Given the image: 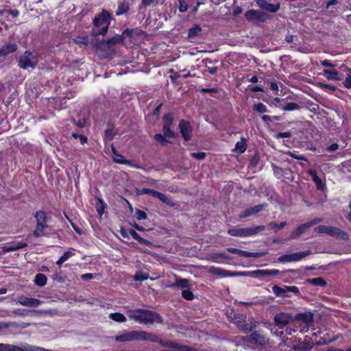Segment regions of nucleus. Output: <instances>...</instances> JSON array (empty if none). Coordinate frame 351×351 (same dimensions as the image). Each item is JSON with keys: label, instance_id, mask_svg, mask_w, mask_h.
<instances>
[{"label": "nucleus", "instance_id": "1", "mask_svg": "<svg viewBox=\"0 0 351 351\" xmlns=\"http://www.w3.org/2000/svg\"><path fill=\"white\" fill-rule=\"evenodd\" d=\"M128 317L139 324H149L154 322L162 323V317L156 312L145 309H135L128 311Z\"/></svg>", "mask_w": 351, "mask_h": 351}, {"label": "nucleus", "instance_id": "2", "mask_svg": "<svg viewBox=\"0 0 351 351\" xmlns=\"http://www.w3.org/2000/svg\"><path fill=\"white\" fill-rule=\"evenodd\" d=\"M313 322V315L311 313H298L295 317L294 328L287 330V334L291 335L293 332L300 330L301 332H307Z\"/></svg>", "mask_w": 351, "mask_h": 351}, {"label": "nucleus", "instance_id": "3", "mask_svg": "<svg viewBox=\"0 0 351 351\" xmlns=\"http://www.w3.org/2000/svg\"><path fill=\"white\" fill-rule=\"evenodd\" d=\"M93 23L95 27L99 28L97 32H94L95 35L106 34L110 25V14L103 10L95 18Z\"/></svg>", "mask_w": 351, "mask_h": 351}, {"label": "nucleus", "instance_id": "4", "mask_svg": "<svg viewBox=\"0 0 351 351\" xmlns=\"http://www.w3.org/2000/svg\"><path fill=\"white\" fill-rule=\"evenodd\" d=\"M34 217L36 219V226L33 234L38 238L43 236L45 230L48 228L47 224L48 218L47 213L42 210L36 211Z\"/></svg>", "mask_w": 351, "mask_h": 351}, {"label": "nucleus", "instance_id": "5", "mask_svg": "<svg viewBox=\"0 0 351 351\" xmlns=\"http://www.w3.org/2000/svg\"><path fill=\"white\" fill-rule=\"evenodd\" d=\"M265 229V226H258L245 228H232L228 230V233L233 237H245L257 234Z\"/></svg>", "mask_w": 351, "mask_h": 351}, {"label": "nucleus", "instance_id": "6", "mask_svg": "<svg viewBox=\"0 0 351 351\" xmlns=\"http://www.w3.org/2000/svg\"><path fill=\"white\" fill-rule=\"evenodd\" d=\"M245 19L253 23H264L270 19L268 14L258 10H250L245 14Z\"/></svg>", "mask_w": 351, "mask_h": 351}, {"label": "nucleus", "instance_id": "7", "mask_svg": "<svg viewBox=\"0 0 351 351\" xmlns=\"http://www.w3.org/2000/svg\"><path fill=\"white\" fill-rule=\"evenodd\" d=\"M0 351H52L47 350L44 348L38 346H33L25 345L23 346H16L10 344L1 343H0Z\"/></svg>", "mask_w": 351, "mask_h": 351}, {"label": "nucleus", "instance_id": "8", "mask_svg": "<svg viewBox=\"0 0 351 351\" xmlns=\"http://www.w3.org/2000/svg\"><path fill=\"white\" fill-rule=\"evenodd\" d=\"M315 231L320 234H326L332 237L347 238V234L336 227L329 226H319L315 228Z\"/></svg>", "mask_w": 351, "mask_h": 351}, {"label": "nucleus", "instance_id": "9", "mask_svg": "<svg viewBox=\"0 0 351 351\" xmlns=\"http://www.w3.org/2000/svg\"><path fill=\"white\" fill-rule=\"evenodd\" d=\"M272 291L277 297L282 298L290 297V292L295 294L300 293L299 289L296 286H284V287H280L278 285H274L272 287Z\"/></svg>", "mask_w": 351, "mask_h": 351}, {"label": "nucleus", "instance_id": "10", "mask_svg": "<svg viewBox=\"0 0 351 351\" xmlns=\"http://www.w3.org/2000/svg\"><path fill=\"white\" fill-rule=\"evenodd\" d=\"M322 221V218H315L311 220V221L299 226L297 228L292 231V232L290 234V239H293L298 238L300 234L304 232L306 229Z\"/></svg>", "mask_w": 351, "mask_h": 351}, {"label": "nucleus", "instance_id": "11", "mask_svg": "<svg viewBox=\"0 0 351 351\" xmlns=\"http://www.w3.org/2000/svg\"><path fill=\"white\" fill-rule=\"evenodd\" d=\"M36 58L29 51H25L19 60V66L26 69L29 67L34 68L36 65Z\"/></svg>", "mask_w": 351, "mask_h": 351}, {"label": "nucleus", "instance_id": "12", "mask_svg": "<svg viewBox=\"0 0 351 351\" xmlns=\"http://www.w3.org/2000/svg\"><path fill=\"white\" fill-rule=\"evenodd\" d=\"M139 330L125 331L122 334L114 337L117 342H126L132 341H138Z\"/></svg>", "mask_w": 351, "mask_h": 351}, {"label": "nucleus", "instance_id": "13", "mask_svg": "<svg viewBox=\"0 0 351 351\" xmlns=\"http://www.w3.org/2000/svg\"><path fill=\"white\" fill-rule=\"evenodd\" d=\"M292 321V316L287 313L281 312L277 313L274 317V323L280 329L284 328Z\"/></svg>", "mask_w": 351, "mask_h": 351}, {"label": "nucleus", "instance_id": "14", "mask_svg": "<svg viewBox=\"0 0 351 351\" xmlns=\"http://www.w3.org/2000/svg\"><path fill=\"white\" fill-rule=\"evenodd\" d=\"M256 3L261 9L271 13H276L280 8V3L279 2L273 4L267 2V0H256Z\"/></svg>", "mask_w": 351, "mask_h": 351}, {"label": "nucleus", "instance_id": "15", "mask_svg": "<svg viewBox=\"0 0 351 351\" xmlns=\"http://www.w3.org/2000/svg\"><path fill=\"white\" fill-rule=\"evenodd\" d=\"M240 319L241 318L239 317L234 315V319L232 318L231 321L236 322L239 330L245 333L251 331L254 328L256 327V324L252 320H251L250 322H243Z\"/></svg>", "mask_w": 351, "mask_h": 351}, {"label": "nucleus", "instance_id": "16", "mask_svg": "<svg viewBox=\"0 0 351 351\" xmlns=\"http://www.w3.org/2000/svg\"><path fill=\"white\" fill-rule=\"evenodd\" d=\"M245 341L258 346H265L268 339L257 332H253L250 336L243 338Z\"/></svg>", "mask_w": 351, "mask_h": 351}, {"label": "nucleus", "instance_id": "17", "mask_svg": "<svg viewBox=\"0 0 351 351\" xmlns=\"http://www.w3.org/2000/svg\"><path fill=\"white\" fill-rule=\"evenodd\" d=\"M17 301L21 305L28 307H36L42 303V302L38 299L28 298L23 295L19 296Z\"/></svg>", "mask_w": 351, "mask_h": 351}, {"label": "nucleus", "instance_id": "18", "mask_svg": "<svg viewBox=\"0 0 351 351\" xmlns=\"http://www.w3.org/2000/svg\"><path fill=\"white\" fill-rule=\"evenodd\" d=\"M164 125H163V133L166 137H173L174 132L171 130V126L173 123V117L171 114H165L163 117Z\"/></svg>", "mask_w": 351, "mask_h": 351}, {"label": "nucleus", "instance_id": "19", "mask_svg": "<svg viewBox=\"0 0 351 351\" xmlns=\"http://www.w3.org/2000/svg\"><path fill=\"white\" fill-rule=\"evenodd\" d=\"M179 127L182 136L186 141H189L191 138L192 128L190 123L184 120H182L180 122Z\"/></svg>", "mask_w": 351, "mask_h": 351}, {"label": "nucleus", "instance_id": "20", "mask_svg": "<svg viewBox=\"0 0 351 351\" xmlns=\"http://www.w3.org/2000/svg\"><path fill=\"white\" fill-rule=\"evenodd\" d=\"M279 274L280 271L278 269H257L249 272L250 276L257 278L261 276H276Z\"/></svg>", "mask_w": 351, "mask_h": 351}, {"label": "nucleus", "instance_id": "21", "mask_svg": "<svg viewBox=\"0 0 351 351\" xmlns=\"http://www.w3.org/2000/svg\"><path fill=\"white\" fill-rule=\"evenodd\" d=\"M228 251L232 254L238 255L239 256H243L247 258H258L261 256V254L258 252H250L247 251H244L242 250H239L237 248L230 247L228 249Z\"/></svg>", "mask_w": 351, "mask_h": 351}, {"label": "nucleus", "instance_id": "22", "mask_svg": "<svg viewBox=\"0 0 351 351\" xmlns=\"http://www.w3.org/2000/svg\"><path fill=\"white\" fill-rule=\"evenodd\" d=\"M27 246L26 243L23 242H18V241H12L8 244L6 246H3L2 247V252L3 253L16 251L22 248H24Z\"/></svg>", "mask_w": 351, "mask_h": 351}, {"label": "nucleus", "instance_id": "23", "mask_svg": "<svg viewBox=\"0 0 351 351\" xmlns=\"http://www.w3.org/2000/svg\"><path fill=\"white\" fill-rule=\"evenodd\" d=\"M308 173L311 176V179L319 190H324L326 188L325 182L317 176L315 169H309Z\"/></svg>", "mask_w": 351, "mask_h": 351}, {"label": "nucleus", "instance_id": "24", "mask_svg": "<svg viewBox=\"0 0 351 351\" xmlns=\"http://www.w3.org/2000/svg\"><path fill=\"white\" fill-rule=\"evenodd\" d=\"M265 206L266 204H258L254 207L247 208L240 214V217L245 218L252 215L256 214L263 210L265 208Z\"/></svg>", "mask_w": 351, "mask_h": 351}, {"label": "nucleus", "instance_id": "25", "mask_svg": "<svg viewBox=\"0 0 351 351\" xmlns=\"http://www.w3.org/2000/svg\"><path fill=\"white\" fill-rule=\"evenodd\" d=\"M138 341H149L152 342H158V337L156 334L149 333L145 331L139 330Z\"/></svg>", "mask_w": 351, "mask_h": 351}, {"label": "nucleus", "instance_id": "26", "mask_svg": "<svg viewBox=\"0 0 351 351\" xmlns=\"http://www.w3.org/2000/svg\"><path fill=\"white\" fill-rule=\"evenodd\" d=\"M17 49V46L16 44H8L3 45L0 48V57L5 56L10 53L14 52Z\"/></svg>", "mask_w": 351, "mask_h": 351}, {"label": "nucleus", "instance_id": "27", "mask_svg": "<svg viewBox=\"0 0 351 351\" xmlns=\"http://www.w3.org/2000/svg\"><path fill=\"white\" fill-rule=\"evenodd\" d=\"M323 73L324 75L329 80L339 81L341 80L339 72L335 69H324L323 71Z\"/></svg>", "mask_w": 351, "mask_h": 351}, {"label": "nucleus", "instance_id": "28", "mask_svg": "<svg viewBox=\"0 0 351 351\" xmlns=\"http://www.w3.org/2000/svg\"><path fill=\"white\" fill-rule=\"evenodd\" d=\"M310 254H311V251L309 250L303 252L290 254L291 262L299 261Z\"/></svg>", "mask_w": 351, "mask_h": 351}, {"label": "nucleus", "instance_id": "29", "mask_svg": "<svg viewBox=\"0 0 351 351\" xmlns=\"http://www.w3.org/2000/svg\"><path fill=\"white\" fill-rule=\"evenodd\" d=\"M112 152L113 154V160L119 164H128L129 162L123 158V156L119 154L113 145L111 146Z\"/></svg>", "mask_w": 351, "mask_h": 351}, {"label": "nucleus", "instance_id": "30", "mask_svg": "<svg viewBox=\"0 0 351 351\" xmlns=\"http://www.w3.org/2000/svg\"><path fill=\"white\" fill-rule=\"evenodd\" d=\"M202 32V27L198 25H195L189 30L188 36L190 38H194L199 36Z\"/></svg>", "mask_w": 351, "mask_h": 351}, {"label": "nucleus", "instance_id": "31", "mask_svg": "<svg viewBox=\"0 0 351 351\" xmlns=\"http://www.w3.org/2000/svg\"><path fill=\"white\" fill-rule=\"evenodd\" d=\"M47 280V278L45 275L43 274H38L35 276L34 283L39 287H43L46 285Z\"/></svg>", "mask_w": 351, "mask_h": 351}, {"label": "nucleus", "instance_id": "32", "mask_svg": "<svg viewBox=\"0 0 351 351\" xmlns=\"http://www.w3.org/2000/svg\"><path fill=\"white\" fill-rule=\"evenodd\" d=\"M129 233L133 239L138 241L139 243L147 245L151 244V243L149 241L141 237L135 230H130L129 231Z\"/></svg>", "mask_w": 351, "mask_h": 351}, {"label": "nucleus", "instance_id": "33", "mask_svg": "<svg viewBox=\"0 0 351 351\" xmlns=\"http://www.w3.org/2000/svg\"><path fill=\"white\" fill-rule=\"evenodd\" d=\"M308 282L314 286L318 287H324L326 285L325 280L321 277L308 279Z\"/></svg>", "mask_w": 351, "mask_h": 351}, {"label": "nucleus", "instance_id": "34", "mask_svg": "<svg viewBox=\"0 0 351 351\" xmlns=\"http://www.w3.org/2000/svg\"><path fill=\"white\" fill-rule=\"evenodd\" d=\"M109 317L117 322H125L127 320L126 317L120 313H110Z\"/></svg>", "mask_w": 351, "mask_h": 351}, {"label": "nucleus", "instance_id": "35", "mask_svg": "<svg viewBox=\"0 0 351 351\" xmlns=\"http://www.w3.org/2000/svg\"><path fill=\"white\" fill-rule=\"evenodd\" d=\"M129 10V5L127 3L121 2L118 5V8L116 12V14L117 16L126 13Z\"/></svg>", "mask_w": 351, "mask_h": 351}, {"label": "nucleus", "instance_id": "36", "mask_svg": "<svg viewBox=\"0 0 351 351\" xmlns=\"http://www.w3.org/2000/svg\"><path fill=\"white\" fill-rule=\"evenodd\" d=\"M156 198H158L162 202H163L167 205H169V206L175 205V204L173 203V202L171 200V199L170 197H169L167 195H166L165 194L162 193L160 192H159L158 195Z\"/></svg>", "mask_w": 351, "mask_h": 351}, {"label": "nucleus", "instance_id": "37", "mask_svg": "<svg viewBox=\"0 0 351 351\" xmlns=\"http://www.w3.org/2000/svg\"><path fill=\"white\" fill-rule=\"evenodd\" d=\"M176 285L179 288H189V281L186 279L178 278L176 281Z\"/></svg>", "mask_w": 351, "mask_h": 351}, {"label": "nucleus", "instance_id": "38", "mask_svg": "<svg viewBox=\"0 0 351 351\" xmlns=\"http://www.w3.org/2000/svg\"><path fill=\"white\" fill-rule=\"evenodd\" d=\"M300 108V106L296 104L293 102H289L287 103L282 108L284 110H299Z\"/></svg>", "mask_w": 351, "mask_h": 351}, {"label": "nucleus", "instance_id": "39", "mask_svg": "<svg viewBox=\"0 0 351 351\" xmlns=\"http://www.w3.org/2000/svg\"><path fill=\"white\" fill-rule=\"evenodd\" d=\"M253 109L259 113H264L267 112V106L262 103L255 104L253 106Z\"/></svg>", "mask_w": 351, "mask_h": 351}, {"label": "nucleus", "instance_id": "40", "mask_svg": "<svg viewBox=\"0 0 351 351\" xmlns=\"http://www.w3.org/2000/svg\"><path fill=\"white\" fill-rule=\"evenodd\" d=\"M73 40L76 44H78V45H82V46H87L89 43L88 36L77 37V38H75Z\"/></svg>", "mask_w": 351, "mask_h": 351}, {"label": "nucleus", "instance_id": "41", "mask_svg": "<svg viewBox=\"0 0 351 351\" xmlns=\"http://www.w3.org/2000/svg\"><path fill=\"white\" fill-rule=\"evenodd\" d=\"M123 40V38L121 35H117L112 38H110L107 40L108 45H114L117 43H122Z\"/></svg>", "mask_w": 351, "mask_h": 351}, {"label": "nucleus", "instance_id": "42", "mask_svg": "<svg viewBox=\"0 0 351 351\" xmlns=\"http://www.w3.org/2000/svg\"><path fill=\"white\" fill-rule=\"evenodd\" d=\"M116 132L113 128L108 129L105 131L104 138L105 140L110 141L115 136Z\"/></svg>", "mask_w": 351, "mask_h": 351}, {"label": "nucleus", "instance_id": "43", "mask_svg": "<svg viewBox=\"0 0 351 351\" xmlns=\"http://www.w3.org/2000/svg\"><path fill=\"white\" fill-rule=\"evenodd\" d=\"M210 272L222 277L227 276V271L221 268L211 267Z\"/></svg>", "mask_w": 351, "mask_h": 351}, {"label": "nucleus", "instance_id": "44", "mask_svg": "<svg viewBox=\"0 0 351 351\" xmlns=\"http://www.w3.org/2000/svg\"><path fill=\"white\" fill-rule=\"evenodd\" d=\"M247 146L245 141H239L236 143L235 149L240 153H243L246 150Z\"/></svg>", "mask_w": 351, "mask_h": 351}, {"label": "nucleus", "instance_id": "45", "mask_svg": "<svg viewBox=\"0 0 351 351\" xmlns=\"http://www.w3.org/2000/svg\"><path fill=\"white\" fill-rule=\"evenodd\" d=\"M143 193L147 194L149 195H152V197H157L159 193V191H157L154 189H148V188H144L142 190Z\"/></svg>", "mask_w": 351, "mask_h": 351}, {"label": "nucleus", "instance_id": "46", "mask_svg": "<svg viewBox=\"0 0 351 351\" xmlns=\"http://www.w3.org/2000/svg\"><path fill=\"white\" fill-rule=\"evenodd\" d=\"M182 296L186 300H192L194 298L193 292L189 290H183Z\"/></svg>", "mask_w": 351, "mask_h": 351}, {"label": "nucleus", "instance_id": "47", "mask_svg": "<svg viewBox=\"0 0 351 351\" xmlns=\"http://www.w3.org/2000/svg\"><path fill=\"white\" fill-rule=\"evenodd\" d=\"M74 249H70V250L64 253V254L61 256L62 259L65 262L69 260L71 257L75 255Z\"/></svg>", "mask_w": 351, "mask_h": 351}, {"label": "nucleus", "instance_id": "48", "mask_svg": "<svg viewBox=\"0 0 351 351\" xmlns=\"http://www.w3.org/2000/svg\"><path fill=\"white\" fill-rule=\"evenodd\" d=\"M154 139L162 145H165L168 143L165 136L161 134H156L154 136Z\"/></svg>", "mask_w": 351, "mask_h": 351}, {"label": "nucleus", "instance_id": "49", "mask_svg": "<svg viewBox=\"0 0 351 351\" xmlns=\"http://www.w3.org/2000/svg\"><path fill=\"white\" fill-rule=\"evenodd\" d=\"M286 225L287 223L285 221L281 222L280 224H278L276 222H271L269 224V227L271 228V229L277 228L280 230L284 228L286 226Z\"/></svg>", "mask_w": 351, "mask_h": 351}, {"label": "nucleus", "instance_id": "50", "mask_svg": "<svg viewBox=\"0 0 351 351\" xmlns=\"http://www.w3.org/2000/svg\"><path fill=\"white\" fill-rule=\"evenodd\" d=\"M188 3L185 0H179V10L181 12H184L188 9Z\"/></svg>", "mask_w": 351, "mask_h": 351}, {"label": "nucleus", "instance_id": "51", "mask_svg": "<svg viewBox=\"0 0 351 351\" xmlns=\"http://www.w3.org/2000/svg\"><path fill=\"white\" fill-rule=\"evenodd\" d=\"M288 154L293 158H295L297 160H304V161L307 160V159L304 156L298 154L296 152H289Z\"/></svg>", "mask_w": 351, "mask_h": 351}, {"label": "nucleus", "instance_id": "52", "mask_svg": "<svg viewBox=\"0 0 351 351\" xmlns=\"http://www.w3.org/2000/svg\"><path fill=\"white\" fill-rule=\"evenodd\" d=\"M162 351H195L187 346H178L173 348V350H165Z\"/></svg>", "mask_w": 351, "mask_h": 351}, {"label": "nucleus", "instance_id": "53", "mask_svg": "<svg viewBox=\"0 0 351 351\" xmlns=\"http://www.w3.org/2000/svg\"><path fill=\"white\" fill-rule=\"evenodd\" d=\"M193 158H195L199 160H204L206 158V154L204 152H194L191 154Z\"/></svg>", "mask_w": 351, "mask_h": 351}, {"label": "nucleus", "instance_id": "54", "mask_svg": "<svg viewBox=\"0 0 351 351\" xmlns=\"http://www.w3.org/2000/svg\"><path fill=\"white\" fill-rule=\"evenodd\" d=\"M136 217L138 220H142L147 218V215L144 211L137 210L136 212Z\"/></svg>", "mask_w": 351, "mask_h": 351}, {"label": "nucleus", "instance_id": "55", "mask_svg": "<svg viewBox=\"0 0 351 351\" xmlns=\"http://www.w3.org/2000/svg\"><path fill=\"white\" fill-rule=\"evenodd\" d=\"M278 261L280 263H288L291 262V257L290 254H284L282 256H280Z\"/></svg>", "mask_w": 351, "mask_h": 351}, {"label": "nucleus", "instance_id": "56", "mask_svg": "<svg viewBox=\"0 0 351 351\" xmlns=\"http://www.w3.org/2000/svg\"><path fill=\"white\" fill-rule=\"evenodd\" d=\"M291 133L290 132H280L276 135V138H289V137H291Z\"/></svg>", "mask_w": 351, "mask_h": 351}, {"label": "nucleus", "instance_id": "57", "mask_svg": "<svg viewBox=\"0 0 351 351\" xmlns=\"http://www.w3.org/2000/svg\"><path fill=\"white\" fill-rule=\"evenodd\" d=\"M343 84L345 87L348 88H351V75H348Z\"/></svg>", "mask_w": 351, "mask_h": 351}, {"label": "nucleus", "instance_id": "58", "mask_svg": "<svg viewBox=\"0 0 351 351\" xmlns=\"http://www.w3.org/2000/svg\"><path fill=\"white\" fill-rule=\"evenodd\" d=\"M338 148H339V145L337 143H332V145H330V146H328L326 148V150L328 152H335V151L337 150Z\"/></svg>", "mask_w": 351, "mask_h": 351}, {"label": "nucleus", "instance_id": "59", "mask_svg": "<svg viewBox=\"0 0 351 351\" xmlns=\"http://www.w3.org/2000/svg\"><path fill=\"white\" fill-rule=\"evenodd\" d=\"M321 64L323 66L334 67L335 65L328 60L321 61Z\"/></svg>", "mask_w": 351, "mask_h": 351}, {"label": "nucleus", "instance_id": "60", "mask_svg": "<svg viewBox=\"0 0 351 351\" xmlns=\"http://www.w3.org/2000/svg\"><path fill=\"white\" fill-rule=\"evenodd\" d=\"M156 3V0H142L141 5L146 7L149 6L153 3Z\"/></svg>", "mask_w": 351, "mask_h": 351}, {"label": "nucleus", "instance_id": "61", "mask_svg": "<svg viewBox=\"0 0 351 351\" xmlns=\"http://www.w3.org/2000/svg\"><path fill=\"white\" fill-rule=\"evenodd\" d=\"M158 343H159L162 346L172 348V343L170 341H165L158 339Z\"/></svg>", "mask_w": 351, "mask_h": 351}, {"label": "nucleus", "instance_id": "62", "mask_svg": "<svg viewBox=\"0 0 351 351\" xmlns=\"http://www.w3.org/2000/svg\"><path fill=\"white\" fill-rule=\"evenodd\" d=\"M6 12L11 14L13 17H16L19 14V12L17 10H7Z\"/></svg>", "mask_w": 351, "mask_h": 351}, {"label": "nucleus", "instance_id": "63", "mask_svg": "<svg viewBox=\"0 0 351 351\" xmlns=\"http://www.w3.org/2000/svg\"><path fill=\"white\" fill-rule=\"evenodd\" d=\"M93 278V274H85L82 276V279L84 280H90Z\"/></svg>", "mask_w": 351, "mask_h": 351}, {"label": "nucleus", "instance_id": "64", "mask_svg": "<svg viewBox=\"0 0 351 351\" xmlns=\"http://www.w3.org/2000/svg\"><path fill=\"white\" fill-rule=\"evenodd\" d=\"M270 88L274 91H276V92L278 91V86L276 82H271L270 84Z\"/></svg>", "mask_w": 351, "mask_h": 351}]
</instances>
